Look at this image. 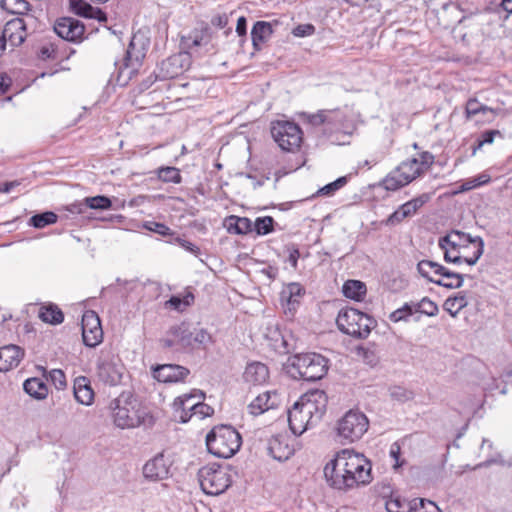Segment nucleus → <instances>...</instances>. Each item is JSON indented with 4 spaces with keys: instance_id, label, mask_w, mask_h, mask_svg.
Instances as JSON below:
<instances>
[{
    "instance_id": "obj_55",
    "label": "nucleus",
    "mask_w": 512,
    "mask_h": 512,
    "mask_svg": "<svg viewBox=\"0 0 512 512\" xmlns=\"http://www.w3.org/2000/svg\"><path fill=\"white\" fill-rule=\"evenodd\" d=\"M444 251V260L446 262H451L454 264H460L464 261V255H462V251L457 249H452L450 247H440Z\"/></svg>"
},
{
    "instance_id": "obj_56",
    "label": "nucleus",
    "mask_w": 512,
    "mask_h": 512,
    "mask_svg": "<svg viewBox=\"0 0 512 512\" xmlns=\"http://www.w3.org/2000/svg\"><path fill=\"white\" fill-rule=\"evenodd\" d=\"M489 181H490V177L486 174H482V175L478 176L477 178H474V179H471V180L465 182L462 185L461 189H462V191L471 190L473 188H476L478 186L486 184Z\"/></svg>"
},
{
    "instance_id": "obj_27",
    "label": "nucleus",
    "mask_w": 512,
    "mask_h": 512,
    "mask_svg": "<svg viewBox=\"0 0 512 512\" xmlns=\"http://www.w3.org/2000/svg\"><path fill=\"white\" fill-rule=\"evenodd\" d=\"M243 377L247 383L260 385L267 381L269 370L268 367L261 362H252L246 366Z\"/></svg>"
},
{
    "instance_id": "obj_22",
    "label": "nucleus",
    "mask_w": 512,
    "mask_h": 512,
    "mask_svg": "<svg viewBox=\"0 0 512 512\" xmlns=\"http://www.w3.org/2000/svg\"><path fill=\"white\" fill-rule=\"evenodd\" d=\"M304 294V290L299 283H289L280 293V301L283 306L285 314L291 316L296 312L300 299Z\"/></svg>"
},
{
    "instance_id": "obj_13",
    "label": "nucleus",
    "mask_w": 512,
    "mask_h": 512,
    "mask_svg": "<svg viewBox=\"0 0 512 512\" xmlns=\"http://www.w3.org/2000/svg\"><path fill=\"white\" fill-rule=\"evenodd\" d=\"M193 332L188 323L182 322L178 325L172 326L166 336L161 339V344L164 348L168 349H186L192 347Z\"/></svg>"
},
{
    "instance_id": "obj_33",
    "label": "nucleus",
    "mask_w": 512,
    "mask_h": 512,
    "mask_svg": "<svg viewBox=\"0 0 512 512\" xmlns=\"http://www.w3.org/2000/svg\"><path fill=\"white\" fill-rule=\"evenodd\" d=\"M24 391L31 397L42 400L48 395V387L40 378H29L23 384Z\"/></svg>"
},
{
    "instance_id": "obj_7",
    "label": "nucleus",
    "mask_w": 512,
    "mask_h": 512,
    "mask_svg": "<svg viewBox=\"0 0 512 512\" xmlns=\"http://www.w3.org/2000/svg\"><path fill=\"white\" fill-rule=\"evenodd\" d=\"M291 366L300 379L317 381L327 374L328 359L314 352L296 354L291 358Z\"/></svg>"
},
{
    "instance_id": "obj_42",
    "label": "nucleus",
    "mask_w": 512,
    "mask_h": 512,
    "mask_svg": "<svg viewBox=\"0 0 512 512\" xmlns=\"http://www.w3.org/2000/svg\"><path fill=\"white\" fill-rule=\"evenodd\" d=\"M208 40L206 39L204 32L199 30H194L190 32L188 35H184L181 37V45L189 50L193 48L200 47L202 45H206Z\"/></svg>"
},
{
    "instance_id": "obj_45",
    "label": "nucleus",
    "mask_w": 512,
    "mask_h": 512,
    "mask_svg": "<svg viewBox=\"0 0 512 512\" xmlns=\"http://www.w3.org/2000/svg\"><path fill=\"white\" fill-rule=\"evenodd\" d=\"M357 356L367 365L374 367L379 361V357L373 347L359 346L356 349Z\"/></svg>"
},
{
    "instance_id": "obj_25",
    "label": "nucleus",
    "mask_w": 512,
    "mask_h": 512,
    "mask_svg": "<svg viewBox=\"0 0 512 512\" xmlns=\"http://www.w3.org/2000/svg\"><path fill=\"white\" fill-rule=\"evenodd\" d=\"M24 356V351L16 345L0 348V372H7L17 367Z\"/></svg>"
},
{
    "instance_id": "obj_52",
    "label": "nucleus",
    "mask_w": 512,
    "mask_h": 512,
    "mask_svg": "<svg viewBox=\"0 0 512 512\" xmlns=\"http://www.w3.org/2000/svg\"><path fill=\"white\" fill-rule=\"evenodd\" d=\"M46 379L50 380L58 390L64 389L67 385L65 374L60 369H52L48 376H46Z\"/></svg>"
},
{
    "instance_id": "obj_1",
    "label": "nucleus",
    "mask_w": 512,
    "mask_h": 512,
    "mask_svg": "<svg viewBox=\"0 0 512 512\" xmlns=\"http://www.w3.org/2000/svg\"><path fill=\"white\" fill-rule=\"evenodd\" d=\"M324 476L332 488L348 491L372 482V464L364 454L346 448L325 465Z\"/></svg>"
},
{
    "instance_id": "obj_48",
    "label": "nucleus",
    "mask_w": 512,
    "mask_h": 512,
    "mask_svg": "<svg viewBox=\"0 0 512 512\" xmlns=\"http://www.w3.org/2000/svg\"><path fill=\"white\" fill-rule=\"evenodd\" d=\"M416 309L417 306L415 307V303H405L401 308L395 310L390 314V320L393 322L406 320L407 317L417 312Z\"/></svg>"
},
{
    "instance_id": "obj_35",
    "label": "nucleus",
    "mask_w": 512,
    "mask_h": 512,
    "mask_svg": "<svg viewBox=\"0 0 512 512\" xmlns=\"http://www.w3.org/2000/svg\"><path fill=\"white\" fill-rule=\"evenodd\" d=\"M38 316L43 322L53 325L61 324L64 320L62 311L54 304L42 306Z\"/></svg>"
},
{
    "instance_id": "obj_31",
    "label": "nucleus",
    "mask_w": 512,
    "mask_h": 512,
    "mask_svg": "<svg viewBox=\"0 0 512 512\" xmlns=\"http://www.w3.org/2000/svg\"><path fill=\"white\" fill-rule=\"evenodd\" d=\"M272 33L273 29L270 23L265 21H257L251 31L253 47L256 50H260L262 43L265 42Z\"/></svg>"
},
{
    "instance_id": "obj_4",
    "label": "nucleus",
    "mask_w": 512,
    "mask_h": 512,
    "mask_svg": "<svg viewBox=\"0 0 512 512\" xmlns=\"http://www.w3.org/2000/svg\"><path fill=\"white\" fill-rule=\"evenodd\" d=\"M240 434L230 425L215 426L206 436L208 451L219 458L232 457L241 447Z\"/></svg>"
},
{
    "instance_id": "obj_3",
    "label": "nucleus",
    "mask_w": 512,
    "mask_h": 512,
    "mask_svg": "<svg viewBox=\"0 0 512 512\" xmlns=\"http://www.w3.org/2000/svg\"><path fill=\"white\" fill-rule=\"evenodd\" d=\"M114 424L121 429L152 424L153 418L131 393H122L110 404Z\"/></svg>"
},
{
    "instance_id": "obj_43",
    "label": "nucleus",
    "mask_w": 512,
    "mask_h": 512,
    "mask_svg": "<svg viewBox=\"0 0 512 512\" xmlns=\"http://www.w3.org/2000/svg\"><path fill=\"white\" fill-rule=\"evenodd\" d=\"M1 7L11 14L24 15L29 11L27 0H1Z\"/></svg>"
},
{
    "instance_id": "obj_47",
    "label": "nucleus",
    "mask_w": 512,
    "mask_h": 512,
    "mask_svg": "<svg viewBox=\"0 0 512 512\" xmlns=\"http://www.w3.org/2000/svg\"><path fill=\"white\" fill-rule=\"evenodd\" d=\"M274 219L270 216L258 217L253 223V230L258 235H266L273 231Z\"/></svg>"
},
{
    "instance_id": "obj_59",
    "label": "nucleus",
    "mask_w": 512,
    "mask_h": 512,
    "mask_svg": "<svg viewBox=\"0 0 512 512\" xmlns=\"http://www.w3.org/2000/svg\"><path fill=\"white\" fill-rule=\"evenodd\" d=\"M214 412L213 408L208 404L203 403V400H200L198 406H196V410H194L191 414L192 416H197L199 419H204L207 416L212 415Z\"/></svg>"
},
{
    "instance_id": "obj_17",
    "label": "nucleus",
    "mask_w": 512,
    "mask_h": 512,
    "mask_svg": "<svg viewBox=\"0 0 512 512\" xmlns=\"http://www.w3.org/2000/svg\"><path fill=\"white\" fill-rule=\"evenodd\" d=\"M205 395L201 390H193L191 393L181 395L174 400L173 407L179 422L186 423L192 418V412L196 410L200 400Z\"/></svg>"
},
{
    "instance_id": "obj_60",
    "label": "nucleus",
    "mask_w": 512,
    "mask_h": 512,
    "mask_svg": "<svg viewBox=\"0 0 512 512\" xmlns=\"http://www.w3.org/2000/svg\"><path fill=\"white\" fill-rule=\"evenodd\" d=\"M496 135H500L497 130H488L481 135V139L478 142L477 148L482 147L484 144H491L494 141Z\"/></svg>"
},
{
    "instance_id": "obj_28",
    "label": "nucleus",
    "mask_w": 512,
    "mask_h": 512,
    "mask_svg": "<svg viewBox=\"0 0 512 512\" xmlns=\"http://www.w3.org/2000/svg\"><path fill=\"white\" fill-rule=\"evenodd\" d=\"M73 389L77 402L87 406L92 404L94 399V392L87 377L79 376L75 378Z\"/></svg>"
},
{
    "instance_id": "obj_19",
    "label": "nucleus",
    "mask_w": 512,
    "mask_h": 512,
    "mask_svg": "<svg viewBox=\"0 0 512 512\" xmlns=\"http://www.w3.org/2000/svg\"><path fill=\"white\" fill-rule=\"evenodd\" d=\"M54 31L62 39L74 42L81 39L85 27L77 19L62 17L55 22Z\"/></svg>"
},
{
    "instance_id": "obj_58",
    "label": "nucleus",
    "mask_w": 512,
    "mask_h": 512,
    "mask_svg": "<svg viewBox=\"0 0 512 512\" xmlns=\"http://www.w3.org/2000/svg\"><path fill=\"white\" fill-rule=\"evenodd\" d=\"M315 32V27L312 24H300L296 26L292 34L296 37H306L311 36Z\"/></svg>"
},
{
    "instance_id": "obj_50",
    "label": "nucleus",
    "mask_w": 512,
    "mask_h": 512,
    "mask_svg": "<svg viewBox=\"0 0 512 512\" xmlns=\"http://www.w3.org/2000/svg\"><path fill=\"white\" fill-rule=\"evenodd\" d=\"M194 297L192 294H188L185 297L181 298L178 296H172L166 303V307L172 308L177 311L184 310L187 306H189Z\"/></svg>"
},
{
    "instance_id": "obj_40",
    "label": "nucleus",
    "mask_w": 512,
    "mask_h": 512,
    "mask_svg": "<svg viewBox=\"0 0 512 512\" xmlns=\"http://www.w3.org/2000/svg\"><path fill=\"white\" fill-rule=\"evenodd\" d=\"M414 509H416L414 499L408 501L400 497H393L386 501L387 512H414Z\"/></svg>"
},
{
    "instance_id": "obj_9",
    "label": "nucleus",
    "mask_w": 512,
    "mask_h": 512,
    "mask_svg": "<svg viewBox=\"0 0 512 512\" xmlns=\"http://www.w3.org/2000/svg\"><path fill=\"white\" fill-rule=\"evenodd\" d=\"M369 427L366 415L350 410L337 423V437L342 443H352L362 438Z\"/></svg>"
},
{
    "instance_id": "obj_8",
    "label": "nucleus",
    "mask_w": 512,
    "mask_h": 512,
    "mask_svg": "<svg viewBox=\"0 0 512 512\" xmlns=\"http://www.w3.org/2000/svg\"><path fill=\"white\" fill-rule=\"evenodd\" d=\"M438 244L439 247L446 246L459 251L467 250L471 245L474 249L472 255L464 257V262L470 266L475 265L484 252V241L481 237H472L470 234L459 230H452L441 237Z\"/></svg>"
},
{
    "instance_id": "obj_21",
    "label": "nucleus",
    "mask_w": 512,
    "mask_h": 512,
    "mask_svg": "<svg viewBox=\"0 0 512 512\" xmlns=\"http://www.w3.org/2000/svg\"><path fill=\"white\" fill-rule=\"evenodd\" d=\"M189 370L176 364L159 365L153 370V377L163 383H176L184 381Z\"/></svg>"
},
{
    "instance_id": "obj_46",
    "label": "nucleus",
    "mask_w": 512,
    "mask_h": 512,
    "mask_svg": "<svg viewBox=\"0 0 512 512\" xmlns=\"http://www.w3.org/2000/svg\"><path fill=\"white\" fill-rule=\"evenodd\" d=\"M304 121L311 124L312 126H320L324 125L325 128L328 127V109L319 110L317 113L309 114L302 113Z\"/></svg>"
},
{
    "instance_id": "obj_64",
    "label": "nucleus",
    "mask_w": 512,
    "mask_h": 512,
    "mask_svg": "<svg viewBox=\"0 0 512 512\" xmlns=\"http://www.w3.org/2000/svg\"><path fill=\"white\" fill-rule=\"evenodd\" d=\"M428 194H422L416 198L409 200V203L412 205V208L417 212L419 208H421L428 200Z\"/></svg>"
},
{
    "instance_id": "obj_61",
    "label": "nucleus",
    "mask_w": 512,
    "mask_h": 512,
    "mask_svg": "<svg viewBox=\"0 0 512 512\" xmlns=\"http://www.w3.org/2000/svg\"><path fill=\"white\" fill-rule=\"evenodd\" d=\"M406 216L404 215L402 209L399 207L395 212H393L387 219L386 225L394 226L402 222Z\"/></svg>"
},
{
    "instance_id": "obj_24",
    "label": "nucleus",
    "mask_w": 512,
    "mask_h": 512,
    "mask_svg": "<svg viewBox=\"0 0 512 512\" xmlns=\"http://www.w3.org/2000/svg\"><path fill=\"white\" fill-rule=\"evenodd\" d=\"M280 404V397L276 391H266L259 394L249 405L248 411L252 415H260Z\"/></svg>"
},
{
    "instance_id": "obj_10",
    "label": "nucleus",
    "mask_w": 512,
    "mask_h": 512,
    "mask_svg": "<svg viewBox=\"0 0 512 512\" xmlns=\"http://www.w3.org/2000/svg\"><path fill=\"white\" fill-rule=\"evenodd\" d=\"M271 135L281 150L296 152L303 141V132L298 124L292 121L279 120L271 124Z\"/></svg>"
},
{
    "instance_id": "obj_44",
    "label": "nucleus",
    "mask_w": 512,
    "mask_h": 512,
    "mask_svg": "<svg viewBox=\"0 0 512 512\" xmlns=\"http://www.w3.org/2000/svg\"><path fill=\"white\" fill-rule=\"evenodd\" d=\"M57 218L58 216L54 212L47 211L32 216L29 220V224L35 228L41 229L56 223Z\"/></svg>"
},
{
    "instance_id": "obj_15",
    "label": "nucleus",
    "mask_w": 512,
    "mask_h": 512,
    "mask_svg": "<svg viewBox=\"0 0 512 512\" xmlns=\"http://www.w3.org/2000/svg\"><path fill=\"white\" fill-rule=\"evenodd\" d=\"M27 37L26 22L23 18H14L9 20L3 29L2 37L0 38V55L9 43L12 48L21 45Z\"/></svg>"
},
{
    "instance_id": "obj_63",
    "label": "nucleus",
    "mask_w": 512,
    "mask_h": 512,
    "mask_svg": "<svg viewBox=\"0 0 512 512\" xmlns=\"http://www.w3.org/2000/svg\"><path fill=\"white\" fill-rule=\"evenodd\" d=\"M391 396L398 401H407L411 398V393L401 387H395L391 391Z\"/></svg>"
},
{
    "instance_id": "obj_12",
    "label": "nucleus",
    "mask_w": 512,
    "mask_h": 512,
    "mask_svg": "<svg viewBox=\"0 0 512 512\" xmlns=\"http://www.w3.org/2000/svg\"><path fill=\"white\" fill-rule=\"evenodd\" d=\"M354 129V113L351 109L348 107L328 109V127L324 128L325 135L331 136L335 132L351 135Z\"/></svg>"
},
{
    "instance_id": "obj_36",
    "label": "nucleus",
    "mask_w": 512,
    "mask_h": 512,
    "mask_svg": "<svg viewBox=\"0 0 512 512\" xmlns=\"http://www.w3.org/2000/svg\"><path fill=\"white\" fill-rule=\"evenodd\" d=\"M269 452L274 459L285 461L293 454V449L279 438H274L269 443Z\"/></svg>"
},
{
    "instance_id": "obj_54",
    "label": "nucleus",
    "mask_w": 512,
    "mask_h": 512,
    "mask_svg": "<svg viewBox=\"0 0 512 512\" xmlns=\"http://www.w3.org/2000/svg\"><path fill=\"white\" fill-rule=\"evenodd\" d=\"M347 183V177L343 176V177H339L338 179H336L335 181L325 185L324 187H322L320 190H319V193L321 195H332L334 194L337 190L341 189L342 187H344Z\"/></svg>"
},
{
    "instance_id": "obj_5",
    "label": "nucleus",
    "mask_w": 512,
    "mask_h": 512,
    "mask_svg": "<svg viewBox=\"0 0 512 512\" xmlns=\"http://www.w3.org/2000/svg\"><path fill=\"white\" fill-rule=\"evenodd\" d=\"M336 323L343 333L362 339L367 338L376 326V321L371 316L354 308L341 309Z\"/></svg>"
},
{
    "instance_id": "obj_26",
    "label": "nucleus",
    "mask_w": 512,
    "mask_h": 512,
    "mask_svg": "<svg viewBox=\"0 0 512 512\" xmlns=\"http://www.w3.org/2000/svg\"><path fill=\"white\" fill-rule=\"evenodd\" d=\"M70 10L81 17L88 19H96L99 22L107 20L106 14L99 8L92 7L85 0H69Z\"/></svg>"
},
{
    "instance_id": "obj_37",
    "label": "nucleus",
    "mask_w": 512,
    "mask_h": 512,
    "mask_svg": "<svg viewBox=\"0 0 512 512\" xmlns=\"http://www.w3.org/2000/svg\"><path fill=\"white\" fill-rule=\"evenodd\" d=\"M463 280L462 274L450 271L445 267L441 276H439V279L436 281V285L449 289L460 288L463 285Z\"/></svg>"
},
{
    "instance_id": "obj_38",
    "label": "nucleus",
    "mask_w": 512,
    "mask_h": 512,
    "mask_svg": "<svg viewBox=\"0 0 512 512\" xmlns=\"http://www.w3.org/2000/svg\"><path fill=\"white\" fill-rule=\"evenodd\" d=\"M111 205V200L106 196L98 195L94 197H87L79 204V212L83 213L84 208L106 210L109 209Z\"/></svg>"
},
{
    "instance_id": "obj_57",
    "label": "nucleus",
    "mask_w": 512,
    "mask_h": 512,
    "mask_svg": "<svg viewBox=\"0 0 512 512\" xmlns=\"http://www.w3.org/2000/svg\"><path fill=\"white\" fill-rule=\"evenodd\" d=\"M144 227L149 230V231H152V232H155L159 235H162V236H166V235H171V230L168 226H166L165 224L163 223H158V222H147Z\"/></svg>"
},
{
    "instance_id": "obj_6",
    "label": "nucleus",
    "mask_w": 512,
    "mask_h": 512,
    "mask_svg": "<svg viewBox=\"0 0 512 512\" xmlns=\"http://www.w3.org/2000/svg\"><path fill=\"white\" fill-rule=\"evenodd\" d=\"M202 491L211 496L220 495L232 484L231 471L227 466L207 465L198 471Z\"/></svg>"
},
{
    "instance_id": "obj_16",
    "label": "nucleus",
    "mask_w": 512,
    "mask_h": 512,
    "mask_svg": "<svg viewBox=\"0 0 512 512\" xmlns=\"http://www.w3.org/2000/svg\"><path fill=\"white\" fill-rule=\"evenodd\" d=\"M82 338L88 347H95L102 342L103 330L96 312L89 310L82 316Z\"/></svg>"
},
{
    "instance_id": "obj_51",
    "label": "nucleus",
    "mask_w": 512,
    "mask_h": 512,
    "mask_svg": "<svg viewBox=\"0 0 512 512\" xmlns=\"http://www.w3.org/2000/svg\"><path fill=\"white\" fill-rule=\"evenodd\" d=\"M417 312L426 314L427 316H435L438 312V306L429 298L424 297L421 301L415 303Z\"/></svg>"
},
{
    "instance_id": "obj_29",
    "label": "nucleus",
    "mask_w": 512,
    "mask_h": 512,
    "mask_svg": "<svg viewBox=\"0 0 512 512\" xmlns=\"http://www.w3.org/2000/svg\"><path fill=\"white\" fill-rule=\"evenodd\" d=\"M444 268L445 267L443 265L431 260H422L417 264L418 273L423 278L435 284L439 279V276H441L442 272L444 271Z\"/></svg>"
},
{
    "instance_id": "obj_32",
    "label": "nucleus",
    "mask_w": 512,
    "mask_h": 512,
    "mask_svg": "<svg viewBox=\"0 0 512 512\" xmlns=\"http://www.w3.org/2000/svg\"><path fill=\"white\" fill-rule=\"evenodd\" d=\"M137 42V36L134 35L127 50V56L125 59V67L120 71V74H124L127 71L128 77L131 78L135 72V67L139 64L140 60L144 57V52L138 51L134 53V49Z\"/></svg>"
},
{
    "instance_id": "obj_23",
    "label": "nucleus",
    "mask_w": 512,
    "mask_h": 512,
    "mask_svg": "<svg viewBox=\"0 0 512 512\" xmlns=\"http://www.w3.org/2000/svg\"><path fill=\"white\" fill-rule=\"evenodd\" d=\"M170 465L163 454H158L149 460L143 467V475L151 481H160L168 478Z\"/></svg>"
},
{
    "instance_id": "obj_41",
    "label": "nucleus",
    "mask_w": 512,
    "mask_h": 512,
    "mask_svg": "<svg viewBox=\"0 0 512 512\" xmlns=\"http://www.w3.org/2000/svg\"><path fill=\"white\" fill-rule=\"evenodd\" d=\"M468 301L464 294H459L454 297H449L445 300L443 308L452 317H456L457 314L467 306Z\"/></svg>"
},
{
    "instance_id": "obj_34",
    "label": "nucleus",
    "mask_w": 512,
    "mask_h": 512,
    "mask_svg": "<svg viewBox=\"0 0 512 512\" xmlns=\"http://www.w3.org/2000/svg\"><path fill=\"white\" fill-rule=\"evenodd\" d=\"M342 292L349 299L362 301L366 295L367 288L362 281L347 280L342 287Z\"/></svg>"
},
{
    "instance_id": "obj_18",
    "label": "nucleus",
    "mask_w": 512,
    "mask_h": 512,
    "mask_svg": "<svg viewBox=\"0 0 512 512\" xmlns=\"http://www.w3.org/2000/svg\"><path fill=\"white\" fill-rule=\"evenodd\" d=\"M288 422L291 431L295 435L303 434L309 427L318 423L313 420V417H310L308 412H304V406L298 401L288 410Z\"/></svg>"
},
{
    "instance_id": "obj_53",
    "label": "nucleus",
    "mask_w": 512,
    "mask_h": 512,
    "mask_svg": "<svg viewBox=\"0 0 512 512\" xmlns=\"http://www.w3.org/2000/svg\"><path fill=\"white\" fill-rule=\"evenodd\" d=\"M414 505L416 506L414 512H442L433 501L427 499H414Z\"/></svg>"
},
{
    "instance_id": "obj_49",
    "label": "nucleus",
    "mask_w": 512,
    "mask_h": 512,
    "mask_svg": "<svg viewBox=\"0 0 512 512\" xmlns=\"http://www.w3.org/2000/svg\"><path fill=\"white\" fill-rule=\"evenodd\" d=\"M192 336V347L194 349L196 347H205L206 345L212 342V336L207 332V330L203 328L194 329Z\"/></svg>"
},
{
    "instance_id": "obj_14",
    "label": "nucleus",
    "mask_w": 512,
    "mask_h": 512,
    "mask_svg": "<svg viewBox=\"0 0 512 512\" xmlns=\"http://www.w3.org/2000/svg\"><path fill=\"white\" fill-rule=\"evenodd\" d=\"M297 401L304 406V412L319 422L326 412L328 397L323 390L315 389L303 394Z\"/></svg>"
},
{
    "instance_id": "obj_11",
    "label": "nucleus",
    "mask_w": 512,
    "mask_h": 512,
    "mask_svg": "<svg viewBox=\"0 0 512 512\" xmlns=\"http://www.w3.org/2000/svg\"><path fill=\"white\" fill-rule=\"evenodd\" d=\"M97 370L99 379L104 383L111 386L121 383L124 366L120 359L110 352H102L98 360Z\"/></svg>"
},
{
    "instance_id": "obj_39",
    "label": "nucleus",
    "mask_w": 512,
    "mask_h": 512,
    "mask_svg": "<svg viewBox=\"0 0 512 512\" xmlns=\"http://www.w3.org/2000/svg\"><path fill=\"white\" fill-rule=\"evenodd\" d=\"M157 178L165 183L179 184L182 182L180 170L173 166H162L155 171Z\"/></svg>"
},
{
    "instance_id": "obj_20",
    "label": "nucleus",
    "mask_w": 512,
    "mask_h": 512,
    "mask_svg": "<svg viewBox=\"0 0 512 512\" xmlns=\"http://www.w3.org/2000/svg\"><path fill=\"white\" fill-rule=\"evenodd\" d=\"M181 57V55H174L162 61L159 66V73L153 78L150 76L148 80L143 83L144 87L149 88L157 79H172L180 75L183 71Z\"/></svg>"
},
{
    "instance_id": "obj_62",
    "label": "nucleus",
    "mask_w": 512,
    "mask_h": 512,
    "mask_svg": "<svg viewBox=\"0 0 512 512\" xmlns=\"http://www.w3.org/2000/svg\"><path fill=\"white\" fill-rule=\"evenodd\" d=\"M400 452H401L400 445L397 442H394L390 446V450H389L390 457L395 461V463L393 464L394 468H398L402 465V463L399 462Z\"/></svg>"
},
{
    "instance_id": "obj_30",
    "label": "nucleus",
    "mask_w": 512,
    "mask_h": 512,
    "mask_svg": "<svg viewBox=\"0 0 512 512\" xmlns=\"http://www.w3.org/2000/svg\"><path fill=\"white\" fill-rule=\"evenodd\" d=\"M225 226L229 233L238 235L253 231V222L247 217L231 215L225 219Z\"/></svg>"
},
{
    "instance_id": "obj_2",
    "label": "nucleus",
    "mask_w": 512,
    "mask_h": 512,
    "mask_svg": "<svg viewBox=\"0 0 512 512\" xmlns=\"http://www.w3.org/2000/svg\"><path fill=\"white\" fill-rule=\"evenodd\" d=\"M433 163L434 155L422 152L419 157L402 161L381 180L379 186L387 191H397L428 171Z\"/></svg>"
}]
</instances>
